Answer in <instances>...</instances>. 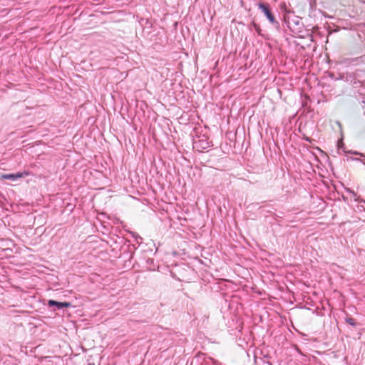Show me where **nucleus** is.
Wrapping results in <instances>:
<instances>
[{
	"mask_svg": "<svg viewBox=\"0 0 365 365\" xmlns=\"http://www.w3.org/2000/svg\"><path fill=\"white\" fill-rule=\"evenodd\" d=\"M26 175H27V173H14V174H4L1 175V178L6 179V180H9L11 181H16L18 179H19Z\"/></svg>",
	"mask_w": 365,
	"mask_h": 365,
	"instance_id": "39448f33",
	"label": "nucleus"
},
{
	"mask_svg": "<svg viewBox=\"0 0 365 365\" xmlns=\"http://www.w3.org/2000/svg\"><path fill=\"white\" fill-rule=\"evenodd\" d=\"M346 322L352 327H356L357 325L355 319L353 318H346Z\"/></svg>",
	"mask_w": 365,
	"mask_h": 365,
	"instance_id": "0eeeda50",
	"label": "nucleus"
},
{
	"mask_svg": "<svg viewBox=\"0 0 365 365\" xmlns=\"http://www.w3.org/2000/svg\"><path fill=\"white\" fill-rule=\"evenodd\" d=\"M284 21L289 29L294 33L299 34L303 30V23L301 18L294 14H287L284 16Z\"/></svg>",
	"mask_w": 365,
	"mask_h": 365,
	"instance_id": "f257e3e1",
	"label": "nucleus"
},
{
	"mask_svg": "<svg viewBox=\"0 0 365 365\" xmlns=\"http://www.w3.org/2000/svg\"><path fill=\"white\" fill-rule=\"evenodd\" d=\"M88 365H95L94 364H88Z\"/></svg>",
	"mask_w": 365,
	"mask_h": 365,
	"instance_id": "1a4fd4ad",
	"label": "nucleus"
},
{
	"mask_svg": "<svg viewBox=\"0 0 365 365\" xmlns=\"http://www.w3.org/2000/svg\"><path fill=\"white\" fill-rule=\"evenodd\" d=\"M193 146L198 150H205L211 146V143L207 139H199L194 141Z\"/></svg>",
	"mask_w": 365,
	"mask_h": 365,
	"instance_id": "20e7f679",
	"label": "nucleus"
},
{
	"mask_svg": "<svg viewBox=\"0 0 365 365\" xmlns=\"http://www.w3.org/2000/svg\"><path fill=\"white\" fill-rule=\"evenodd\" d=\"M342 150L344 152L346 160L347 161L349 160H360V158L359 157H363V154L356 151H353L351 150H346V148H343V146H340L339 145V150Z\"/></svg>",
	"mask_w": 365,
	"mask_h": 365,
	"instance_id": "7ed1b4c3",
	"label": "nucleus"
},
{
	"mask_svg": "<svg viewBox=\"0 0 365 365\" xmlns=\"http://www.w3.org/2000/svg\"><path fill=\"white\" fill-rule=\"evenodd\" d=\"M48 307H56L57 309H62L70 307L71 304L69 302H59L51 299L48 301Z\"/></svg>",
	"mask_w": 365,
	"mask_h": 365,
	"instance_id": "423d86ee",
	"label": "nucleus"
},
{
	"mask_svg": "<svg viewBox=\"0 0 365 365\" xmlns=\"http://www.w3.org/2000/svg\"><path fill=\"white\" fill-rule=\"evenodd\" d=\"M258 8L262 11V12L264 13V16L267 18V19L271 24H272L277 27L279 26V23L276 21L274 15L272 14L270 6L268 4L259 3Z\"/></svg>",
	"mask_w": 365,
	"mask_h": 365,
	"instance_id": "f03ea898",
	"label": "nucleus"
},
{
	"mask_svg": "<svg viewBox=\"0 0 365 365\" xmlns=\"http://www.w3.org/2000/svg\"><path fill=\"white\" fill-rule=\"evenodd\" d=\"M253 27H254V29L255 30V31L259 34V35H262V29H260V26L255 24V23H253Z\"/></svg>",
	"mask_w": 365,
	"mask_h": 365,
	"instance_id": "6e6552de",
	"label": "nucleus"
}]
</instances>
